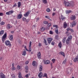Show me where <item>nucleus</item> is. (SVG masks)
I'll list each match as a JSON object with an SVG mask.
<instances>
[{
    "mask_svg": "<svg viewBox=\"0 0 78 78\" xmlns=\"http://www.w3.org/2000/svg\"><path fill=\"white\" fill-rule=\"evenodd\" d=\"M72 36H69L68 37L67 39L66 40V44H69V43L71 42V40L72 39Z\"/></svg>",
    "mask_w": 78,
    "mask_h": 78,
    "instance_id": "1",
    "label": "nucleus"
},
{
    "mask_svg": "<svg viewBox=\"0 0 78 78\" xmlns=\"http://www.w3.org/2000/svg\"><path fill=\"white\" fill-rule=\"evenodd\" d=\"M5 44L6 45H9V47L11 46V43L10 41L8 40H7L5 42Z\"/></svg>",
    "mask_w": 78,
    "mask_h": 78,
    "instance_id": "2",
    "label": "nucleus"
},
{
    "mask_svg": "<svg viewBox=\"0 0 78 78\" xmlns=\"http://www.w3.org/2000/svg\"><path fill=\"white\" fill-rule=\"evenodd\" d=\"M6 33H5L3 35L2 37V40L3 43L4 42V41H5V39H6Z\"/></svg>",
    "mask_w": 78,
    "mask_h": 78,
    "instance_id": "3",
    "label": "nucleus"
},
{
    "mask_svg": "<svg viewBox=\"0 0 78 78\" xmlns=\"http://www.w3.org/2000/svg\"><path fill=\"white\" fill-rule=\"evenodd\" d=\"M14 12V11L13 10H10L7 12L6 13V14L7 15H10V14H12Z\"/></svg>",
    "mask_w": 78,
    "mask_h": 78,
    "instance_id": "4",
    "label": "nucleus"
},
{
    "mask_svg": "<svg viewBox=\"0 0 78 78\" xmlns=\"http://www.w3.org/2000/svg\"><path fill=\"white\" fill-rule=\"evenodd\" d=\"M53 40V39L51 38H48L47 39V41L48 42V44H50L51 43V41Z\"/></svg>",
    "mask_w": 78,
    "mask_h": 78,
    "instance_id": "5",
    "label": "nucleus"
},
{
    "mask_svg": "<svg viewBox=\"0 0 78 78\" xmlns=\"http://www.w3.org/2000/svg\"><path fill=\"white\" fill-rule=\"evenodd\" d=\"M37 57L38 59H41V54L40 52H39L37 54Z\"/></svg>",
    "mask_w": 78,
    "mask_h": 78,
    "instance_id": "6",
    "label": "nucleus"
},
{
    "mask_svg": "<svg viewBox=\"0 0 78 78\" xmlns=\"http://www.w3.org/2000/svg\"><path fill=\"white\" fill-rule=\"evenodd\" d=\"M65 5L66 6L69 7L70 6V3L69 2H65Z\"/></svg>",
    "mask_w": 78,
    "mask_h": 78,
    "instance_id": "7",
    "label": "nucleus"
},
{
    "mask_svg": "<svg viewBox=\"0 0 78 78\" xmlns=\"http://www.w3.org/2000/svg\"><path fill=\"white\" fill-rule=\"evenodd\" d=\"M0 77L1 78H5V76L2 73H0Z\"/></svg>",
    "mask_w": 78,
    "mask_h": 78,
    "instance_id": "8",
    "label": "nucleus"
},
{
    "mask_svg": "<svg viewBox=\"0 0 78 78\" xmlns=\"http://www.w3.org/2000/svg\"><path fill=\"white\" fill-rule=\"evenodd\" d=\"M17 19H20L22 18V15L21 14H19L17 15Z\"/></svg>",
    "mask_w": 78,
    "mask_h": 78,
    "instance_id": "9",
    "label": "nucleus"
},
{
    "mask_svg": "<svg viewBox=\"0 0 78 78\" xmlns=\"http://www.w3.org/2000/svg\"><path fill=\"white\" fill-rule=\"evenodd\" d=\"M43 76V74L42 72L40 73L38 75L39 78H41Z\"/></svg>",
    "mask_w": 78,
    "mask_h": 78,
    "instance_id": "10",
    "label": "nucleus"
},
{
    "mask_svg": "<svg viewBox=\"0 0 78 78\" xmlns=\"http://www.w3.org/2000/svg\"><path fill=\"white\" fill-rule=\"evenodd\" d=\"M43 68L42 66V65H40L39 66V71L41 72Z\"/></svg>",
    "mask_w": 78,
    "mask_h": 78,
    "instance_id": "11",
    "label": "nucleus"
},
{
    "mask_svg": "<svg viewBox=\"0 0 78 78\" xmlns=\"http://www.w3.org/2000/svg\"><path fill=\"white\" fill-rule=\"evenodd\" d=\"M29 14L30 13L29 12H27L26 13L24 14V16L25 17H27V16H28Z\"/></svg>",
    "mask_w": 78,
    "mask_h": 78,
    "instance_id": "12",
    "label": "nucleus"
},
{
    "mask_svg": "<svg viewBox=\"0 0 78 78\" xmlns=\"http://www.w3.org/2000/svg\"><path fill=\"white\" fill-rule=\"evenodd\" d=\"M22 55L23 56H25V55H26V50H25V49L23 50V51L22 52Z\"/></svg>",
    "mask_w": 78,
    "mask_h": 78,
    "instance_id": "13",
    "label": "nucleus"
},
{
    "mask_svg": "<svg viewBox=\"0 0 78 78\" xmlns=\"http://www.w3.org/2000/svg\"><path fill=\"white\" fill-rule=\"evenodd\" d=\"M9 39L10 41H12L13 39V37L12 36V35H9Z\"/></svg>",
    "mask_w": 78,
    "mask_h": 78,
    "instance_id": "14",
    "label": "nucleus"
},
{
    "mask_svg": "<svg viewBox=\"0 0 78 78\" xmlns=\"http://www.w3.org/2000/svg\"><path fill=\"white\" fill-rule=\"evenodd\" d=\"M75 16L72 15L71 17V20H75Z\"/></svg>",
    "mask_w": 78,
    "mask_h": 78,
    "instance_id": "15",
    "label": "nucleus"
},
{
    "mask_svg": "<svg viewBox=\"0 0 78 78\" xmlns=\"http://www.w3.org/2000/svg\"><path fill=\"white\" fill-rule=\"evenodd\" d=\"M50 61L49 60H46L44 62V64H50Z\"/></svg>",
    "mask_w": 78,
    "mask_h": 78,
    "instance_id": "16",
    "label": "nucleus"
},
{
    "mask_svg": "<svg viewBox=\"0 0 78 78\" xmlns=\"http://www.w3.org/2000/svg\"><path fill=\"white\" fill-rule=\"evenodd\" d=\"M12 69L13 70H16V68L14 67V63H12Z\"/></svg>",
    "mask_w": 78,
    "mask_h": 78,
    "instance_id": "17",
    "label": "nucleus"
},
{
    "mask_svg": "<svg viewBox=\"0 0 78 78\" xmlns=\"http://www.w3.org/2000/svg\"><path fill=\"white\" fill-rule=\"evenodd\" d=\"M74 61L75 62H77V61H78V57H76V58H75L74 59Z\"/></svg>",
    "mask_w": 78,
    "mask_h": 78,
    "instance_id": "18",
    "label": "nucleus"
},
{
    "mask_svg": "<svg viewBox=\"0 0 78 78\" xmlns=\"http://www.w3.org/2000/svg\"><path fill=\"white\" fill-rule=\"evenodd\" d=\"M67 23L66 22H65L64 23V27L65 28H66L67 27Z\"/></svg>",
    "mask_w": 78,
    "mask_h": 78,
    "instance_id": "19",
    "label": "nucleus"
},
{
    "mask_svg": "<svg viewBox=\"0 0 78 78\" xmlns=\"http://www.w3.org/2000/svg\"><path fill=\"white\" fill-rule=\"evenodd\" d=\"M59 54L62 55L64 57L65 56V54H64V53L62 52V51L60 52H59Z\"/></svg>",
    "mask_w": 78,
    "mask_h": 78,
    "instance_id": "20",
    "label": "nucleus"
},
{
    "mask_svg": "<svg viewBox=\"0 0 78 78\" xmlns=\"http://www.w3.org/2000/svg\"><path fill=\"white\" fill-rule=\"evenodd\" d=\"M72 12V11L71 10H66V14H69V13H71Z\"/></svg>",
    "mask_w": 78,
    "mask_h": 78,
    "instance_id": "21",
    "label": "nucleus"
},
{
    "mask_svg": "<svg viewBox=\"0 0 78 78\" xmlns=\"http://www.w3.org/2000/svg\"><path fill=\"white\" fill-rule=\"evenodd\" d=\"M7 28L8 29H9L11 28V25L9 24H8L7 25Z\"/></svg>",
    "mask_w": 78,
    "mask_h": 78,
    "instance_id": "22",
    "label": "nucleus"
},
{
    "mask_svg": "<svg viewBox=\"0 0 78 78\" xmlns=\"http://www.w3.org/2000/svg\"><path fill=\"white\" fill-rule=\"evenodd\" d=\"M36 62L35 61H33L32 63V65L34 66H35L36 65Z\"/></svg>",
    "mask_w": 78,
    "mask_h": 78,
    "instance_id": "23",
    "label": "nucleus"
},
{
    "mask_svg": "<svg viewBox=\"0 0 78 78\" xmlns=\"http://www.w3.org/2000/svg\"><path fill=\"white\" fill-rule=\"evenodd\" d=\"M18 8H20V6H21V2H19L18 3Z\"/></svg>",
    "mask_w": 78,
    "mask_h": 78,
    "instance_id": "24",
    "label": "nucleus"
},
{
    "mask_svg": "<svg viewBox=\"0 0 78 78\" xmlns=\"http://www.w3.org/2000/svg\"><path fill=\"white\" fill-rule=\"evenodd\" d=\"M58 47H60V48H61V47H62V44L61 43V42H59L58 44Z\"/></svg>",
    "mask_w": 78,
    "mask_h": 78,
    "instance_id": "25",
    "label": "nucleus"
},
{
    "mask_svg": "<svg viewBox=\"0 0 78 78\" xmlns=\"http://www.w3.org/2000/svg\"><path fill=\"white\" fill-rule=\"evenodd\" d=\"M66 37H64L63 39V40L62 41V42H63V43H65L66 42Z\"/></svg>",
    "mask_w": 78,
    "mask_h": 78,
    "instance_id": "26",
    "label": "nucleus"
},
{
    "mask_svg": "<svg viewBox=\"0 0 78 78\" xmlns=\"http://www.w3.org/2000/svg\"><path fill=\"white\" fill-rule=\"evenodd\" d=\"M19 78H23L22 77V75H21V73H19Z\"/></svg>",
    "mask_w": 78,
    "mask_h": 78,
    "instance_id": "27",
    "label": "nucleus"
},
{
    "mask_svg": "<svg viewBox=\"0 0 78 78\" xmlns=\"http://www.w3.org/2000/svg\"><path fill=\"white\" fill-rule=\"evenodd\" d=\"M43 77H45L46 78H47V74L46 73H44L43 75Z\"/></svg>",
    "mask_w": 78,
    "mask_h": 78,
    "instance_id": "28",
    "label": "nucleus"
},
{
    "mask_svg": "<svg viewBox=\"0 0 78 78\" xmlns=\"http://www.w3.org/2000/svg\"><path fill=\"white\" fill-rule=\"evenodd\" d=\"M70 4V6H74V2L73 1H71V2Z\"/></svg>",
    "mask_w": 78,
    "mask_h": 78,
    "instance_id": "29",
    "label": "nucleus"
},
{
    "mask_svg": "<svg viewBox=\"0 0 78 78\" xmlns=\"http://www.w3.org/2000/svg\"><path fill=\"white\" fill-rule=\"evenodd\" d=\"M4 34V31L2 30L0 32V35H1L2 34Z\"/></svg>",
    "mask_w": 78,
    "mask_h": 78,
    "instance_id": "30",
    "label": "nucleus"
},
{
    "mask_svg": "<svg viewBox=\"0 0 78 78\" xmlns=\"http://www.w3.org/2000/svg\"><path fill=\"white\" fill-rule=\"evenodd\" d=\"M42 1L43 3L45 4H47V0H43Z\"/></svg>",
    "mask_w": 78,
    "mask_h": 78,
    "instance_id": "31",
    "label": "nucleus"
},
{
    "mask_svg": "<svg viewBox=\"0 0 78 78\" xmlns=\"http://www.w3.org/2000/svg\"><path fill=\"white\" fill-rule=\"evenodd\" d=\"M45 30V28L44 27H42L40 29L41 31H44Z\"/></svg>",
    "mask_w": 78,
    "mask_h": 78,
    "instance_id": "32",
    "label": "nucleus"
},
{
    "mask_svg": "<svg viewBox=\"0 0 78 78\" xmlns=\"http://www.w3.org/2000/svg\"><path fill=\"white\" fill-rule=\"evenodd\" d=\"M51 23H49V24L47 25V28H49L50 27H51Z\"/></svg>",
    "mask_w": 78,
    "mask_h": 78,
    "instance_id": "33",
    "label": "nucleus"
},
{
    "mask_svg": "<svg viewBox=\"0 0 78 78\" xmlns=\"http://www.w3.org/2000/svg\"><path fill=\"white\" fill-rule=\"evenodd\" d=\"M61 19L62 20H64V19H65V17H64V16H63L62 15L61 16Z\"/></svg>",
    "mask_w": 78,
    "mask_h": 78,
    "instance_id": "34",
    "label": "nucleus"
},
{
    "mask_svg": "<svg viewBox=\"0 0 78 78\" xmlns=\"http://www.w3.org/2000/svg\"><path fill=\"white\" fill-rule=\"evenodd\" d=\"M44 42L45 43V45H47V41H46V40L45 39H44Z\"/></svg>",
    "mask_w": 78,
    "mask_h": 78,
    "instance_id": "35",
    "label": "nucleus"
},
{
    "mask_svg": "<svg viewBox=\"0 0 78 78\" xmlns=\"http://www.w3.org/2000/svg\"><path fill=\"white\" fill-rule=\"evenodd\" d=\"M66 62H67V60H66V59H65L63 62L62 64H65L66 63Z\"/></svg>",
    "mask_w": 78,
    "mask_h": 78,
    "instance_id": "36",
    "label": "nucleus"
},
{
    "mask_svg": "<svg viewBox=\"0 0 78 78\" xmlns=\"http://www.w3.org/2000/svg\"><path fill=\"white\" fill-rule=\"evenodd\" d=\"M31 44H32V42H31V41H30L29 45V47H31Z\"/></svg>",
    "mask_w": 78,
    "mask_h": 78,
    "instance_id": "37",
    "label": "nucleus"
},
{
    "mask_svg": "<svg viewBox=\"0 0 78 78\" xmlns=\"http://www.w3.org/2000/svg\"><path fill=\"white\" fill-rule=\"evenodd\" d=\"M46 11L48 12H50V9L48 8H47L46 9Z\"/></svg>",
    "mask_w": 78,
    "mask_h": 78,
    "instance_id": "38",
    "label": "nucleus"
},
{
    "mask_svg": "<svg viewBox=\"0 0 78 78\" xmlns=\"http://www.w3.org/2000/svg\"><path fill=\"white\" fill-rule=\"evenodd\" d=\"M21 67L19 66H18L17 67V69L18 70H20V69Z\"/></svg>",
    "mask_w": 78,
    "mask_h": 78,
    "instance_id": "39",
    "label": "nucleus"
},
{
    "mask_svg": "<svg viewBox=\"0 0 78 78\" xmlns=\"http://www.w3.org/2000/svg\"><path fill=\"white\" fill-rule=\"evenodd\" d=\"M51 61L52 62H53V63H55V61H56V60L55 59H52Z\"/></svg>",
    "mask_w": 78,
    "mask_h": 78,
    "instance_id": "40",
    "label": "nucleus"
},
{
    "mask_svg": "<svg viewBox=\"0 0 78 78\" xmlns=\"http://www.w3.org/2000/svg\"><path fill=\"white\" fill-rule=\"evenodd\" d=\"M0 24H1V25H3L5 24V22H1Z\"/></svg>",
    "mask_w": 78,
    "mask_h": 78,
    "instance_id": "41",
    "label": "nucleus"
},
{
    "mask_svg": "<svg viewBox=\"0 0 78 78\" xmlns=\"http://www.w3.org/2000/svg\"><path fill=\"white\" fill-rule=\"evenodd\" d=\"M45 18H46V19H50V17L47 16H45Z\"/></svg>",
    "mask_w": 78,
    "mask_h": 78,
    "instance_id": "42",
    "label": "nucleus"
},
{
    "mask_svg": "<svg viewBox=\"0 0 78 78\" xmlns=\"http://www.w3.org/2000/svg\"><path fill=\"white\" fill-rule=\"evenodd\" d=\"M72 27H74V26H75V23H72Z\"/></svg>",
    "mask_w": 78,
    "mask_h": 78,
    "instance_id": "43",
    "label": "nucleus"
},
{
    "mask_svg": "<svg viewBox=\"0 0 78 78\" xmlns=\"http://www.w3.org/2000/svg\"><path fill=\"white\" fill-rule=\"evenodd\" d=\"M25 69L27 70H28V66H26L25 67Z\"/></svg>",
    "mask_w": 78,
    "mask_h": 78,
    "instance_id": "44",
    "label": "nucleus"
},
{
    "mask_svg": "<svg viewBox=\"0 0 78 78\" xmlns=\"http://www.w3.org/2000/svg\"><path fill=\"white\" fill-rule=\"evenodd\" d=\"M44 23V24H46V25H47V24H48V22L46 21H44L43 22Z\"/></svg>",
    "mask_w": 78,
    "mask_h": 78,
    "instance_id": "45",
    "label": "nucleus"
},
{
    "mask_svg": "<svg viewBox=\"0 0 78 78\" xmlns=\"http://www.w3.org/2000/svg\"><path fill=\"white\" fill-rule=\"evenodd\" d=\"M55 32L56 34H58V29H57L55 30Z\"/></svg>",
    "mask_w": 78,
    "mask_h": 78,
    "instance_id": "46",
    "label": "nucleus"
},
{
    "mask_svg": "<svg viewBox=\"0 0 78 78\" xmlns=\"http://www.w3.org/2000/svg\"><path fill=\"white\" fill-rule=\"evenodd\" d=\"M53 27H55L56 28H58V26L54 25H53Z\"/></svg>",
    "mask_w": 78,
    "mask_h": 78,
    "instance_id": "47",
    "label": "nucleus"
},
{
    "mask_svg": "<svg viewBox=\"0 0 78 78\" xmlns=\"http://www.w3.org/2000/svg\"><path fill=\"white\" fill-rule=\"evenodd\" d=\"M22 20L23 21H26V18H23Z\"/></svg>",
    "mask_w": 78,
    "mask_h": 78,
    "instance_id": "48",
    "label": "nucleus"
},
{
    "mask_svg": "<svg viewBox=\"0 0 78 78\" xmlns=\"http://www.w3.org/2000/svg\"><path fill=\"white\" fill-rule=\"evenodd\" d=\"M30 21V19H27V20H26V22H28Z\"/></svg>",
    "mask_w": 78,
    "mask_h": 78,
    "instance_id": "49",
    "label": "nucleus"
},
{
    "mask_svg": "<svg viewBox=\"0 0 78 78\" xmlns=\"http://www.w3.org/2000/svg\"><path fill=\"white\" fill-rule=\"evenodd\" d=\"M70 30L71 31V32H72V33L73 32V29H70Z\"/></svg>",
    "mask_w": 78,
    "mask_h": 78,
    "instance_id": "50",
    "label": "nucleus"
},
{
    "mask_svg": "<svg viewBox=\"0 0 78 78\" xmlns=\"http://www.w3.org/2000/svg\"><path fill=\"white\" fill-rule=\"evenodd\" d=\"M50 33V34H52V33H53V32H52V31H50L49 32Z\"/></svg>",
    "mask_w": 78,
    "mask_h": 78,
    "instance_id": "51",
    "label": "nucleus"
},
{
    "mask_svg": "<svg viewBox=\"0 0 78 78\" xmlns=\"http://www.w3.org/2000/svg\"><path fill=\"white\" fill-rule=\"evenodd\" d=\"M29 51L30 52H31V47H30L29 48Z\"/></svg>",
    "mask_w": 78,
    "mask_h": 78,
    "instance_id": "52",
    "label": "nucleus"
},
{
    "mask_svg": "<svg viewBox=\"0 0 78 78\" xmlns=\"http://www.w3.org/2000/svg\"><path fill=\"white\" fill-rule=\"evenodd\" d=\"M25 64H28V61H26V62H25Z\"/></svg>",
    "mask_w": 78,
    "mask_h": 78,
    "instance_id": "53",
    "label": "nucleus"
},
{
    "mask_svg": "<svg viewBox=\"0 0 78 78\" xmlns=\"http://www.w3.org/2000/svg\"><path fill=\"white\" fill-rule=\"evenodd\" d=\"M17 6V5L16 4H15L13 6V7H16Z\"/></svg>",
    "mask_w": 78,
    "mask_h": 78,
    "instance_id": "54",
    "label": "nucleus"
},
{
    "mask_svg": "<svg viewBox=\"0 0 78 78\" xmlns=\"http://www.w3.org/2000/svg\"><path fill=\"white\" fill-rule=\"evenodd\" d=\"M51 45H54V42L53 41H52V42H51Z\"/></svg>",
    "mask_w": 78,
    "mask_h": 78,
    "instance_id": "55",
    "label": "nucleus"
},
{
    "mask_svg": "<svg viewBox=\"0 0 78 78\" xmlns=\"http://www.w3.org/2000/svg\"><path fill=\"white\" fill-rule=\"evenodd\" d=\"M50 65H51V67H53V63H51Z\"/></svg>",
    "mask_w": 78,
    "mask_h": 78,
    "instance_id": "56",
    "label": "nucleus"
},
{
    "mask_svg": "<svg viewBox=\"0 0 78 78\" xmlns=\"http://www.w3.org/2000/svg\"><path fill=\"white\" fill-rule=\"evenodd\" d=\"M25 77L26 78H28V74H27L26 76H25Z\"/></svg>",
    "mask_w": 78,
    "mask_h": 78,
    "instance_id": "57",
    "label": "nucleus"
},
{
    "mask_svg": "<svg viewBox=\"0 0 78 78\" xmlns=\"http://www.w3.org/2000/svg\"><path fill=\"white\" fill-rule=\"evenodd\" d=\"M70 28H68L67 29V31H69V30H70Z\"/></svg>",
    "mask_w": 78,
    "mask_h": 78,
    "instance_id": "58",
    "label": "nucleus"
},
{
    "mask_svg": "<svg viewBox=\"0 0 78 78\" xmlns=\"http://www.w3.org/2000/svg\"><path fill=\"white\" fill-rule=\"evenodd\" d=\"M3 13H0V16H3Z\"/></svg>",
    "mask_w": 78,
    "mask_h": 78,
    "instance_id": "59",
    "label": "nucleus"
},
{
    "mask_svg": "<svg viewBox=\"0 0 78 78\" xmlns=\"http://www.w3.org/2000/svg\"><path fill=\"white\" fill-rule=\"evenodd\" d=\"M75 14H76V15H78V12H75Z\"/></svg>",
    "mask_w": 78,
    "mask_h": 78,
    "instance_id": "60",
    "label": "nucleus"
},
{
    "mask_svg": "<svg viewBox=\"0 0 78 78\" xmlns=\"http://www.w3.org/2000/svg\"><path fill=\"white\" fill-rule=\"evenodd\" d=\"M55 14H56V13H52V16H54Z\"/></svg>",
    "mask_w": 78,
    "mask_h": 78,
    "instance_id": "61",
    "label": "nucleus"
},
{
    "mask_svg": "<svg viewBox=\"0 0 78 78\" xmlns=\"http://www.w3.org/2000/svg\"><path fill=\"white\" fill-rule=\"evenodd\" d=\"M38 46L41 47V43H39Z\"/></svg>",
    "mask_w": 78,
    "mask_h": 78,
    "instance_id": "62",
    "label": "nucleus"
},
{
    "mask_svg": "<svg viewBox=\"0 0 78 78\" xmlns=\"http://www.w3.org/2000/svg\"><path fill=\"white\" fill-rule=\"evenodd\" d=\"M53 11H56V9H55V8H54L53 9Z\"/></svg>",
    "mask_w": 78,
    "mask_h": 78,
    "instance_id": "63",
    "label": "nucleus"
},
{
    "mask_svg": "<svg viewBox=\"0 0 78 78\" xmlns=\"http://www.w3.org/2000/svg\"><path fill=\"white\" fill-rule=\"evenodd\" d=\"M14 31H11V33H14Z\"/></svg>",
    "mask_w": 78,
    "mask_h": 78,
    "instance_id": "64",
    "label": "nucleus"
}]
</instances>
